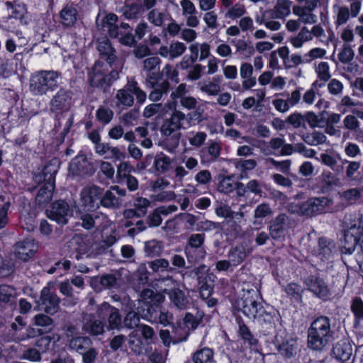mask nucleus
I'll return each instance as SVG.
<instances>
[{
  "label": "nucleus",
  "mask_w": 363,
  "mask_h": 363,
  "mask_svg": "<svg viewBox=\"0 0 363 363\" xmlns=\"http://www.w3.org/2000/svg\"><path fill=\"white\" fill-rule=\"evenodd\" d=\"M185 120L186 115L180 111L175 110L162 124L160 133L165 137L163 143L167 151L173 152L178 147L182 136L179 130L186 128L184 126Z\"/></svg>",
  "instance_id": "7ed1b4c3"
},
{
  "label": "nucleus",
  "mask_w": 363,
  "mask_h": 363,
  "mask_svg": "<svg viewBox=\"0 0 363 363\" xmlns=\"http://www.w3.org/2000/svg\"><path fill=\"white\" fill-rule=\"evenodd\" d=\"M113 112L109 108L101 106L96 111V118L101 123L108 124L113 118Z\"/></svg>",
  "instance_id": "864d4df0"
},
{
  "label": "nucleus",
  "mask_w": 363,
  "mask_h": 363,
  "mask_svg": "<svg viewBox=\"0 0 363 363\" xmlns=\"http://www.w3.org/2000/svg\"><path fill=\"white\" fill-rule=\"evenodd\" d=\"M328 203V199L325 197L311 198L301 203L298 207L301 215L312 216L322 213Z\"/></svg>",
  "instance_id": "4468645a"
},
{
  "label": "nucleus",
  "mask_w": 363,
  "mask_h": 363,
  "mask_svg": "<svg viewBox=\"0 0 363 363\" xmlns=\"http://www.w3.org/2000/svg\"><path fill=\"white\" fill-rule=\"evenodd\" d=\"M150 268L154 272H162L165 270L172 272L173 268L169 266V262L164 258H159L148 262Z\"/></svg>",
  "instance_id": "ea45409f"
},
{
  "label": "nucleus",
  "mask_w": 363,
  "mask_h": 363,
  "mask_svg": "<svg viewBox=\"0 0 363 363\" xmlns=\"http://www.w3.org/2000/svg\"><path fill=\"white\" fill-rule=\"evenodd\" d=\"M170 326L172 327L173 344L182 342L187 339L189 333L184 328L180 325H175L174 323Z\"/></svg>",
  "instance_id": "79ce46f5"
},
{
  "label": "nucleus",
  "mask_w": 363,
  "mask_h": 363,
  "mask_svg": "<svg viewBox=\"0 0 363 363\" xmlns=\"http://www.w3.org/2000/svg\"><path fill=\"white\" fill-rule=\"evenodd\" d=\"M140 315L138 313L130 311L128 312L123 318V325L128 329H133L139 325Z\"/></svg>",
  "instance_id": "a18cd8bd"
},
{
  "label": "nucleus",
  "mask_w": 363,
  "mask_h": 363,
  "mask_svg": "<svg viewBox=\"0 0 363 363\" xmlns=\"http://www.w3.org/2000/svg\"><path fill=\"white\" fill-rule=\"evenodd\" d=\"M236 183L230 177H223L218 185V191L221 193L229 194L235 189Z\"/></svg>",
  "instance_id": "8fccbe9b"
},
{
  "label": "nucleus",
  "mask_w": 363,
  "mask_h": 363,
  "mask_svg": "<svg viewBox=\"0 0 363 363\" xmlns=\"http://www.w3.org/2000/svg\"><path fill=\"white\" fill-rule=\"evenodd\" d=\"M248 255V252L246 248L242 245H237L232 248L228 254V260L232 264V266L237 267L240 264Z\"/></svg>",
  "instance_id": "cd10ccee"
},
{
  "label": "nucleus",
  "mask_w": 363,
  "mask_h": 363,
  "mask_svg": "<svg viewBox=\"0 0 363 363\" xmlns=\"http://www.w3.org/2000/svg\"><path fill=\"white\" fill-rule=\"evenodd\" d=\"M20 359L30 362H40L41 360V355L38 350L35 348H28L23 352Z\"/></svg>",
  "instance_id": "bf43d9fd"
},
{
  "label": "nucleus",
  "mask_w": 363,
  "mask_h": 363,
  "mask_svg": "<svg viewBox=\"0 0 363 363\" xmlns=\"http://www.w3.org/2000/svg\"><path fill=\"white\" fill-rule=\"evenodd\" d=\"M325 112L321 113L320 115H316L313 112H308L305 115L306 121L308 123L310 127L322 128L325 125Z\"/></svg>",
  "instance_id": "a19ab883"
},
{
  "label": "nucleus",
  "mask_w": 363,
  "mask_h": 363,
  "mask_svg": "<svg viewBox=\"0 0 363 363\" xmlns=\"http://www.w3.org/2000/svg\"><path fill=\"white\" fill-rule=\"evenodd\" d=\"M140 300L147 304L160 303L164 300V296L152 289H143L140 294Z\"/></svg>",
  "instance_id": "473e14b6"
},
{
  "label": "nucleus",
  "mask_w": 363,
  "mask_h": 363,
  "mask_svg": "<svg viewBox=\"0 0 363 363\" xmlns=\"http://www.w3.org/2000/svg\"><path fill=\"white\" fill-rule=\"evenodd\" d=\"M161 63V60L157 56H152L148 58H146L143 61V69L148 72L147 76L154 72L153 70Z\"/></svg>",
  "instance_id": "69168bd1"
},
{
  "label": "nucleus",
  "mask_w": 363,
  "mask_h": 363,
  "mask_svg": "<svg viewBox=\"0 0 363 363\" xmlns=\"http://www.w3.org/2000/svg\"><path fill=\"white\" fill-rule=\"evenodd\" d=\"M60 18H62L64 25L67 26H72L77 20L75 11L63 9L60 11Z\"/></svg>",
  "instance_id": "13d9d810"
},
{
  "label": "nucleus",
  "mask_w": 363,
  "mask_h": 363,
  "mask_svg": "<svg viewBox=\"0 0 363 363\" xmlns=\"http://www.w3.org/2000/svg\"><path fill=\"white\" fill-rule=\"evenodd\" d=\"M273 210L270 205L267 203L259 204L254 211V218L256 220L263 219L267 217L272 216Z\"/></svg>",
  "instance_id": "c03bdc74"
},
{
  "label": "nucleus",
  "mask_w": 363,
  "mask_h": 363,
  "mask_svg": "<svg viewBox=\"0 0 363 363\" xmlns=\"http://www.w3.org/2000/svg\"><path fill=\"white\" fill-rule=\"evenodd\" d=\"M308 33L309 31L306 27L302 28L298 35L291 39V43L292 45L296 48H301L304 42L312 39L311 35H307L306 38H303V34Z\"/></svg>",
  "instance_id": "5fc2aeb1"
},
{
  "label": "nucleus",
  "mask_w": 363,
  "mask_h": 363,
  "mask_svg": "<svg viewBox=\"0 0 363 363\" xmlns=\"http://www.w3.org/2000/svg\"><path fill=\"white\" fill-rule=\"evenodd\" d=\"M316 72L318 73V77L320 81H323V83H320L318 84L319 87H322L325 85V82L328 81L330 78L331 75L329 72V65L327 62H321L318 64V67L316 69Z\"/></svg>",
  "instance_id": "de8ad7c7"
},
{
  "label": "nucleus",
  "mask_w": 363,
  "mask_h": 363,
  "mask_svg": "<svg viewBox=\"0 0 363 363\" xmlns=\"http://www.w3.org/2000/svg\"><path fill=\"white\" fill-rule=\"evenodd\" d=\"M5 7L8 11L9 18H14L21 23L24 19L25 14L27 12L26 4L16 0L13 1H7L5 2Z\"/></svg>",
  "instance_id": "5701e85b"
},
{
  "label": "nucleus",
  "mask_w": 363,
  "mask_h": 363,
  "mask_svg": "<svg viewBox=\"0 0 363 363\" xmlns=\"http://www.w3.org/2000/svg\"><path fill=\"white\" fill-rule=\"evenodd\" d=\"M304 283L307 289L318 298L327 300L330 296V289L322 278L310 275L306 278Z\"/></svg>",
  "instance_id": "2eb2a0df"
},
{
  "label": "nucleus",
  "mask_w": 363,
  "mask_h": 363,
  "mask_svg": "<svg viewBox=\"0 0 363 363\" xmlns=\"http://www.w3.org/2000/svg\"><path fill=\"white\" fill-rule=\"evenodd\" d=\"M129 347L133 352L136 354H140L143 352V342L137 333L132 332L129 335L128 340Z\"/></svg>",
  "instance_id": "37998d69"
},
{
  "label": "nucleus",
  "mask_w": 363,
  "mask_h": 363,
  "mask_svg": "<svg viewBox=\"0 0 363 363\" xmlns=\"http://www.w3.org/2000/svg\"><path fill=\"white\" fill-rule=\"evenodd\" d=\"M181 94L182 92H172L171 96L173 99L176 98H179V102L181 105L184 108H186L188 109H192L195 108L196 104V99L191 96H184Z\"/></svg>",
  "instance_id": "603ef678"
},
{
  "label": "nucleus",
  "mask_w": 363,
  "mask_h": 363,
  "mask_svg": "<svg viewBox=\"0 0 363 363\" xmlns=\"http://www.w3.org/2000/svg\"><path fill=\"white\" fill-rule=\"evenodd\" d=\"M291 4L290 0H278L273 11V17L281 19L287 16L291 12Z\"/></svg>",
  "instance_id": "f704fd0d"
},
{
  "label": "nucleus",
  "mask_w": 363,
  "mask_h": 363,
  "mask_svg": "<svg viewBox=\"0 0 363 363\" xmlns=\"http://www.w3.org/2000/svg\"><path fill=\"white\" fill-rule=\"evenodd\" d=\"M256 166L257 162L254 159L240 160L235 164L236 169L242 172L250 171L255 169Z\"/></svg>",
  "instance_id": "6e6d98bb"
},
{
  "label": "nucleus",
  "mask_w": 363,
  "mask_h": 363,
  "mask_svg": "<svg viewBox=\"0 0 363 363\" xmlns=\"http://www.w3.org/2000/svg\"><path fill=\"white\" fill-rule=\"evenodd\" d=\"M203 109L201 107H198L194 112L189 113L186 115V121L188 126H191L192 122L196 121L197 123H201L203 121Z\"/></svg>",
  "instance_id": "0e129e2a"
},
{
  "label": "nucleus",
  "mask_w": 363,
  "mask_h": 363,
  "mask_svg": "<svg viewBox=\"0 0 363 363\" xmlns=\"http://www.w3.org/2000/svg\"><path fill=\"white\" fill-rule=\"evenodd\" d=\"M34 324L38 327L44 328L43 332H50L53 325V319L50 316L40 313L37 314L33 318Z\"/></svg>",
  "instance_id": "4c0bfd02"
},
{
  "label": "nucleus",
  "mask_w": 363,
  "mask_h": 363,
  "mask_svg": "<svg viewBox=\"0 0 363 363\" xmlns=\"http://www.w3.org/2000/svg\"><path fill=\"white\" fill-rule=\"evenodd\" d=\"M148 78L153 91H169L170 82L176 86L180 82L178 70L170 64H167L162 72L150 73Z\"/></svg>",
  "instance_id": "423d86ee"
},
{
  "label": "nucleus",
  "mask_w": 363,
  "mask_h": 363,
  "mask_svg": "<svg viewBox=\"0 0 363 363\" xmlns=\"http://www.w3.org/2000/svg\"><path fill=\"white\" fill-rule=\"evenodd\" d=\"M93 345V342L91 339L88 336H75V337H72L67 340V345L68 348L74 351L79 354L83 352L88 347Z\"/></svg>",
  "instance_id": "bb28decb"
},
{
  "label": "nucleus",
  "mask_w": 363,
  "mask_h": 363,
  "mask_svg": "<svg viewBox=\"0 0 363 363\" xmlns=\"http://www.w3.org/2000/svg\"><path fill=\"white\" fill-rule=\"evenodd\" d=\"M205 235L203 234L196 233L192 234L187 242L184 251L187 259L190 261L191 257V253L193 249H198L201 247L204 242Z\"/></svg>",
  "instance_id": "c756f323"
},
{
  "label": "nucleus",
  "mask_w": 363,
  "mask_h": 363,
  "mask_svg": "<svg viewBox=\"0 0 363 363\" xmlns=\"http://www.w3.org/2000/svg\"><path fill=\"white\" fill-rule=\"evenodd\" d=\"M126 196V190L119 186H111L108 189L104 191L101 195L100 207L110 210L119 209L123 204V197Z\"/></svg>",
  "instance_id": "9b49d317"
},
{
  "label": "nucleus",
  "mask_w": 363,
  "mask_h": 363,
  "mask_svg": "<svg viewBox=\"0 0 363 363\" xmlns=\"http://www.w3.org/2000/svg\"><path fill=\"white\" fill-rule=\"evenodd\" d=\"M103 188L96 184L84 186L79 193V203L87 211H95L100 208Z\"/></svg>",
  "instance_id": "1a4fd4ad"
},
{
  "label": "nucleus",
  "mask_w": 363,
  "mask_h": 363,
  "mask_svg": "<svg viewBox=\"0 0 363 363\" xmlns=\"http://www.w3.org/2000/svg\"><path fill=\"white\" fill-rule=\"evenodd\" d=\"M98 50L99 52V60L98 61L104 62L109 67H111L116 60L115 50L111 44L108 41L101 42L98 45Z\"/></svg>",
  "instance_id": "b1692460"
},
{
  "label": "nucleus",
  "mask_w": 363,
  "mask_h": 363,
  "mask_svg": "<svg viewBox=\"0 0 363 363\" xmlns=\"http://www.w3.org/2000/svg\"><path fill=\"white\" fill-rule=\"evenodd\" d=\"M98 218V215H95L94 217L90 213H84L81 215L79 219L82 222V226L86 230H90L95 226V219Z\"/></svg>",
  "instance_id": "338daca9"
},
{
  "label": "nucleus",
  "mask_w": 363,
  "mask_h": 363,
  "mask_svg": "<svg viewBox=\"0 0 363 363\" xmlns=\"http://www.w3.org/2000/svg\"><path fill=\"white\" fill-rule=\"evenodd\" d=\"M16 289L9 285L0 286V306H4L7 303L13 304L16 301Z\"/></svg>",
  "instance_id": "c85d7f7f"
},
{
  "label": "nucleus",
  "mask_w": 363,
  "mask_h": 363,
  "mask_svg": "<svg viewBox=\"0 0 363 363\" xmlns=\"http://www.w3.org/2000/svg\"><path fill=\"white\" fill-rule=\"evenodd\" d=\"M333 354L343 363H353L352 347L347 340L343 339L337 342L333 345Z\"/></svg>",
  "instance_id": "a211bd4d"
},
{
  "label": "nucleus",
  "mask_w": 363,
  "mask_h": 363,
  "mask_svg": "<svg viewBox=\"0 0 363 363\" xmlns=\"http://www.w3.org/2000/svg\"><path fill=\"white\" fill-rule=\"evenodd\" d=\"M61 84L62 72L59 71L40 70L30 79V91H65Z\"/></svg>",
  "instance_id": "39448f33"
},
{
  "label": "nucleus",
  "mask_w": 363,
  "mask_h": 363,
  "mask_svg": "<svg viewBox=\"0 0 363 363\" xmlns=\"http://www.w3.org/2000/svg\"><path fill=\"white\" fill-rule=\"evenodd\" d=\"M289 217L281 213L272 220L269 225V235L274 240H278L284 236L289 225Z\"/></svg>",
  "instance_id": "6ab92c4d"
},
{
  "label": "nucleus",
  "mask_w": 363,
  "mask_h": 363,
  "mask_svg": "<svg viewBox=\"0 0 363 363\" xmlns=\"http://www.w3.org/2000/svg\"><path fill=\"white\" fill-rule=\"evenodd\" d=\"M164 292L168 295L171 303L177 309L184 311L188 308L189 301L184 292L179 288L165 289Z\"/></svg>",
  "instance_id": "412c9836"
},
{
  "label": "nucleus",
  "mask_w": 363,
  "mask_h": 363,
  "mask_svg": "<svg viewBox=\"0 0 363 363\" xmlns=\"http://www.w3.org/2000/svg\"><path fill=\"white\" fill-rule=\"evenodd\" d=\"M307 333L308 347L315 351H323L333 336L330 319L325 315L318 317L311 323Z\"/></svg>",
  "instance_id": "f257e3e1"
},
{
  "label": "nucleus",
  "mask_w": 363,
  "mask_h": 363,
  "mask_svg": "<svg viewBox=\"0 0 363 363\" xmlns=\"http://www.w3.org/2000/svg\"><path fill=\"white\" fill-rule=\"evenodd\" d=\"M301 138L306 144L311 146L323 144L327 140L325 134L320 131H313L311 133L303 134Z\"/></svg>",
  "instance_id": "72a5a7b5"
},
{
  "label": "nucleus",
  "mask_w": 363,
  "mask_h": 363,
  "mask_svg": "<svg viewBox=\"0 0 363 363\" xmlns=\"http://www.w3.org/2000/svg\"><path fill=\"white\" fill-rule=\"evenodd\" d=\"M143 9L141 0L125 1L121 11L125 19L131 20L138 18Z\"/></svg>",
  "instance_id": "393cba45"
},
{
  "label": "nucleus",
  "mask_w": 363,
  "mask_h": 363,
  "mask_svg": "<svg viewBox=\"0 0 363 363\" xmlns=\"http://www.w3.org/2000/svg\"><path fill=\"white\" fill-rule=\"evenodd\" d=\"M96 316L99 318L107 317L108 325L106 327L108 330H120L122 328V318L120 311L118 308L111 306L108 302H103L99 304L96 308Z\"/></svg>",
  "instance_id": "9d476101"
},
{
  "label": "nucleus",
  "mask_w": 363,
  "mask_h": 363,
  "mask_svg": "<svg viewBox=\"0 0 363 363\" xmlns=\"http://www.w3.org/2000/svg\"><path fill=\"white\" fill-rule=\"evenodd\" d=\"M186 50V46L183 43L177 42L171 44L169 47V56L172 59L182 55Z\"/></svg>",
  "instance_id": "774afa93"
},
{
  "label": "nucleus",
  "mask_w": 363,
  "mask_h": 363,
  "mask_svg": "<svg viewBox=\"0 0 363 363\" xmlns=\"http://www.w3.org/2000/svg\"><path fill=\"white\" fill-rule=\"evenodd\" d=\"M36 246L31 239H26L18 242L15 245V255L18 259L27 261L35 253Z\"/></svg>",
  "instance_id": "aec40b11"
},
{
  "label": "nucleus",
  "mask_w": 363,
  "mask_h": 363,
  "mask_svg": "<svg viewBox=\"0 0 363 363\" xmlns=\"http://www.w3.org/2000/svg\"><path fill=\"white\" fill-rule=\"evenodd\" d=\"M67 96L65 92H58L50 101L52 111H60L67 107Z\"/></svg>",
  "instance_id": "e433bc0d"
},
{
  "label": "nucleus",
  "mask_w": 363,
  "mask_h": 363,
  "mask_svg": "<svg viewBox=\"0 0 363 363\" xmlns=\"http://www.w3.org/2000/svg\"><path fill=\"white\" fill-rule=\"evenodd\" d=\"M57 172V167L52 164H48L45 166L43 170V176L45 183L39 189L35 198L36 202L39 205H45L52 199Z\"/></svg>",
  "instance_id": "6e6552de"
},
{
  "label": "nucleus",
  "mask_w": 363,
  "mask_h": 363,
  "mask_svg": "<svg viewBox=\"0 0 363 363\" xmlns=\"http://www.w3.org/2000/svg\"><path fill=\"white\" fill-rule=\"evenodd\" d=\"M172 163L171 159L163 153L156 155L154 161V166L156 171L160 173H165L169 169Z\"/></svg>",
  "instance_id": "c9c22d12"
},
{
  "label": "nucleus",
  "mask_w": 363,
  "mask_h": 363,
  "mask_svg": "<svg viewBox=\"0 0 363 363\" xmlns=\"http://www.w3.org/2000/svg\"><path fill=\"white\" fill-rule=\"evenodd\" d=\"M118 72L112 67H109L104 62L96 61L90 84L91 86L104 89V91H106L118 78Z\"/></svg>",
  "instance_id": "0eeeda50"
},
{
  "label": "nucleus",
  "mask_w": 363,
  "mask_h": 363,
  "mask_svg": "<svg viewBox=\"0 0 363 363\" xmlns=\"http://www.w3.org/2000/svg\"><path fill=\"white\" fill-rule=\"evenodd\" d=\"M336 252L335 242L325 237L318 239L317 253L318 256L323 259H329Z\"/></svg>",
  "instance_id": "a878e982"
},
{
  "label": "nucleus",
  "mask_w": 363,
  "mask_h": 363,
  "mask_svg": "<svg viewBox=\"0 0 363 363\" xmlns=\"http://www.w3.org/2000/svg\"><path fill=\"white\" fill-rule=\"evenodd\" d=\"M243 294L238 302L242 313L250 319H257L259 323L270 322L272 316L265 313V311L260 303L256 300L257 291L253 287L251 289L242 288Z\"/></svg>",
  "instance_id": "20e7f679"
},
{
  "label": "nucleus",
  "mask_w": 363,
  "mask_h": 363,
  "mask_svg": "<svg viewBox=\"0 0 363 363\" xmlns=\"http://www.w3.org/2000/svg\"><path fill=\"white\" fill-rule=\"evenodd\" d=\"M106 325L103 318H99L96 313L82 312V330L91 336H98L105 333Z\"/></svg>",
  "instance_id": "f8f14e48"
},
{
  "label": "nucleus",
  "mask_w": 363,
  "mask_h": 363,
  "mask_svg": "<svg viewBox=\"0 0 363 363\" xmlns=\"http://www.w3.org/2000/svg\"><path fill=\"white\" fill-rule=\"evenodd\" d=\"M208 160L216 161L220 156L221 152V145L218 142L210 140L206 147Z\"/></svg>",
  "instance_id": "3c124183"
},
{
  "label": "nucleus",
  "mask_w": 363,
  "mask_h": 363,
  "mask_svg": "<svg viewBox=\"0 0 363 363\" xmlns=\"http://www.w3.org/2000/svg\"><path fill=\"white\" fill-rule=\"evenodd\" d=\"M361 191L357 188H352L343 191L341 194L342 199L350 202L354 203L360 198Z\"/></svg>",
  "instance_id": "680f3d73"
},
{
  "label": "nucleus",
  "mask_w": 363,
  "mask_h": 363,
  "mask_svg": "<svg viewBox=\"0 0 363 363\" xmlns=\"http://www.w3.org/2000/svg\"><path fill=\"white\" fill-rule=\"evenodd\" d=\"M279 353L286 359L295 357L299 352V345L296 339L289 338L283 340L277 345Z\"/></svg>",
  "instance_id": "4be33fe9"
},
{
  "label": "nucleus",
  "mask_w": 363,
  "mask_h": 363,
  "mask_svg": "<svg viewBox=\"0 0 363 363\" xmlns=\"http://www.w3.org/2000/svg\"><path fill=\"white\" fill-rule=\"evenodd\" d=\"M239 334L242 339L247 341L253 349L256 348L258 340L254 337L249 328L241 321H239Z\"/></svg>",
  "instance_id": "58836bf2"
},
{
  "label": "nucleus",
  "mask_w": 363,
  "mask_h": 363,
  "mask_svg": "<svg viewBox=\"0 0 363 363\" xmlns=\"http://www.w3.org/2000/svg\"><path fill=\"white\" fill-rule=\"evenodd\" d=\"M150 206V201L146 198L138 197L133 201L134 208L140 218L146 215Z\"/></svg>",
  "instance_id": "49530a36"
},
{
  "label": "nucleus",
  "mask_w": 363,
  "mask_h": 363,
  "mask_svg": "<svg viewBox=\"0 0 363 363\" xmlns=\"http://www.w3.org/2000/svg\"><path fill=\"white\" fill-rule=\"evenodd\" d=\"M356 260L363 272V216L358 217L344 233L342 253L355 252Z\"/></svg>",
  "instance_id": "f03ea898"
},
{
  "label": "nucleus",
  "mask_w": 363,
  "mask_h": 363,
  "mask_svg": "<svg viewBox=\"0 0 363 363\" xmlns=\"http://www.w3.org/2000/svg\"><path fill=\"white\" fill-rule=\"evenodd\" d=\"M40 307L47 314H55L60 308V299L56 294L52 292L49 288L44 287L40 294Z\"/></svg>",
  "instance_id": "f3484780"
},
{
  "label": "nucleus",
  "mask_w": 363,
  "mask_h": 363,
  "mask_svg": "<svg viewBox=\"0 0 363 363\" xmlns=\"http://www.w3.org/2000/svg\"><path fill=\"white\" fill-rule=\"evenodd\" d=\"M144 318L152 323H160L166 327L172 325L174 315L165 308H160L157 310V308L150 306L147 308Z\"/></svg>",
  "instance_id": "dca6fc26"
},
{
  "label": "nucleus",
  "mask_w": 363,
  "mask_h": 363,
  "mask_svg": "<svg viewBox=\"0 0 363 363\" xmlns=\"http://www.w3.org/2000/svg\"><path fill=\"white\" fill-rule=\"evenodd\" d=\"M83 352L80 354L82 358L83 363H94L98 355V351L96 348L93 347V345H91Z\"/></svg>",
  "instance_id": "052dcab7"
},
{
  "label": "nucleus",
  "mask_w": 363,
  "mask_h": 363,
  "mask_svg": "<svg viewBox=\"0 0 363 363\" xmlns=\"http://www.w3.org/2000/svg\"><path fill=\"white\" fill-rule=\"evenodd\" d=\"M213 351L208 347L203 348L194 353L192 359L186 363H213Z\"/></svg>",
  "instance_id": "2f4dec72"
},
{
  "label": "nucleus",
  "mask_w": 363,
  "mask_h": 363,
  "mask_svg": "<svg viewBox=\"0 0 363 363\" xmlns=\"http://www.w3.org/2000/svg\"><path fill=\"white\" fill-rule=\"evenodd\" d=\"M320 160L322 164L330 167L332 170L336 172H342V167H337V161L334 156L328 153H322L320 155Z\"/></svg>",
  "instance_id": "09e8293b"
},
{
  "label": "nucleus",
  "mask_w": 363,
  "mask_h": 363,
  "mask_svg": "<svg viewBox=\"0 0 363 363\" xmlns=\"http://www.w3.org/2000/svg\"><path fill=\"white\" fill-rule=\"evenodd\" d=\"M162 242L153 239L145 242L144 252L145 255L150 257H157L163 251Z\"/></svg>",
  "instance_id": "7c9ffc66"
},
{
  "label": "nucleus",
  "mask_w": 363,
  "mask_h": 363,
  "mask_svg": "<svg viewBox=\"0 0 363 363\" xmlns=\"http://www.w3.org/2000/svg\"><path fill=\"white\" fill-rule=\"evenodd\" d=\"M69 213L70 207L63 200H58L54 202L45 212L48 218L60 225H66L67 223V216Z\"/></svg>",
  "instance_id": "ddd939ff"
},
{
  "label": "nucleus",
  "mask_w": 363,
  "mask_h": 363,
  "mask_svg": "<svg viewBox=\"0 0 363 363\" xmlns=\"http://www.w3.org/2000/svg\"><path fill=\"white\" fill-rule=\"evenodd\" d=\"M116 106H130L133 104L134 98L129 92H118L116 94Z\"/></svg>",
  "instance_id": "e2e57ef3"
},
{
  "label": "nucleus",
  "mask_w": 363,
  "mask_h": 363,
  "mask_svg": "<svg viewBox=\"0 0 363 363\" xmlns=\"http://www.w3.org/2000/svg\"><path fill=\"white\" fill-rule=\"evenodd\" d=\"M354 55V53L352 48L349 45L344 44L338 54V59L342 63L347 64L353 60Z\"/></svg>",
  "instance_id": "4d7b16f0"
}]
</instances>
